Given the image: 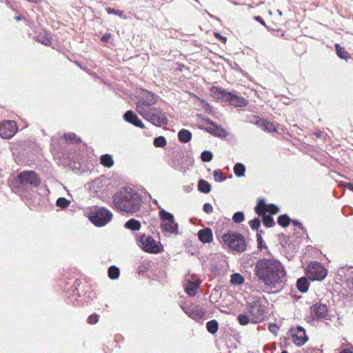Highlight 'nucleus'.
<instances>
[{"mask_svg": "<svg viewBox=\"0 0 353 353\" xmlns=\"http://www.w3.org/2000/svg\"><path fill=\"white\" fill-rule=\"evenodd\" d=\"M254 272L259 282L271 290L281 286L286 281L283 265L274 258L259 259L255 263Z\"/></svg>", "mask_w": 353, "mask_h": 353, "instance_id": "f257e3e1", "label": "nucleus"}, {"mask_svg": "<svg viewBox=\"0 0 353 353\" xmlns=\"http://www.w3.org/2000/svg\"><path fill=\"white\" fill-rule=\"evenodd\" d=\"M114 206L119 211L128 214L138 212L141 205V195L131 188H122L112 196Z\"/></svg>", "mask_w": 353, "mask_h": 353, "instance_id": "f03ea898", "label": "nucleus"}, {"mask_svg": "<svg viewBox=\"0 0 353 353\" xmlns=\"http://www.w3.org/2000/svg\"><path fill=\"white\" fill-rule=\"evenodd\" d=\"M137 110L143 117L157 126L168 123L166 114L160 108L137 105Z\"/></svg>", "mask_w": 353, "mask_h": 353, "instance_id": "7ed1b4c3", "label": "nucleus"}, {"mask_svg": "<svg viewBox=\"0 0 353 353\" xmlns=\"http://www.w3.org/2000/svg\"><path fill=\"white\" fill-rule=\"evenodd\" d=\"M138 245L145 252L158 254L163 251V245L151 236L145 234L137 235Z\"/></svg>", "mask_w": 353, "mask_h": 353, "instance_id": "20e7f679", "label": "nucleus"}, {"mask_svg": "<svg viewBox=\"0 0 353 353\" xmlns=\"http://www.w3.org/2000/svg\"><path fill=\"white\" fill-rule=\"evenodd\" d=\"M223 242L231 249L239 252H243L246 249V241L240 233L228 232L223 235Z\"/></svg>", "mask_w": 353, "mask_h": 353, "instance_id": "39448f33", "label": "nucleus"}, {"mask_svg": "<svg viewBox=\"0 0 353 353\" xmlns=\"http://www.w3.org/2000/svg\"><path fill=\"white\" fill-rule=\"evenodd\" d=\"M159 216L162 220L161 228L163 232L175 234H177L179 233L178 224L175 222L172 214H171L169 212H167L163 209H161L159 211Z\"/></svg>", "mask_w": 353, "mask_h": 353, "instance_id": "423d86ee", "label": "nucleus"}, {"mask_svg": "<svg viewBox=\"0 0 353 353\" xmlns=\"http://www.w3.org/2000/svg\"><path fill=\"white\" fill-rule=\"evenodd\" d=\"M112 218V214L108 210L101 208L96 209L90 216V221L98 227L106 225Z\"/></svg>", "mask_w": 353, "mask_h": 353, "instance_id": "0eeeda50", "label": "nucleus"}, {"mask_svg": "<svg viewBox=\"0 0 353 353\" xmlns=\"http://www.w3.org/2000/svg\"><path fill=\"white\" fill-rule=\"evenodd\" d=\"M247 311L251 314V321L254 323L261 322L265 317V308L259 301L248 303Z\"/></svg>", "mask_w": 353, "mask_h": 353, "instance_id": "6e6552de", "label": "nucleus"}, {"mask_svg": "<svg viewBox=\"0 0 353 353\" xmlns=\"http://www.w3.org/2000/svg\"><path fill=\"white\" fill-rule=\"evenodd\" d=\"M218 93L221 95L222 98L228 101L229 103L235 107H245L248 104V101L241 96L233 94L232 92H226L221 88L218 89Z\"/></svg>", "mask_w": 353, "mask_h": 353, "instance_id": "1a4fd4ad", "label": "nucleus"}, {"mask_svg": "<svg viewBox=\"0 0 353 353\" xmlns=\"http://www.w3.org/2000/svg\"><path fill=\"white\" fill-rule=\"evenodd\" d=\"M21 183L32 187H38L41 183V179L34 171H23L18 176Z\"/></svg>", "mask_w": 353, "mask_h": 353, "instance_id": "9d476101", "label": "nucleus"}, {"mask_svg": "<svg viewBox=\"0 0 353 353\" xmlns=\"http://www.w3.org/2000/svg\"><path fill=\"white\" fill-rule=\"evenodd\" d=\"M310 278L314 281H321L327 274V270L319 262H314L309 265Z\"/></svg>", "mask_w": 353, "mask_h": 353, "instance_id": "9b49d317", "label": "nucleus"}, {"mask_svg": "<svg viewBox=\"0 0 353 353\" xmlns=\"http://www.w3.org/2000/svg\"><path fill=\"white\" fill-rule=\"evenodd\" d=\"M184 312L191 319L195 321L203 319L205 315V311L199 305H191L183 307Z\"/></svg>", "mask_w": 353, "mask_h": 353, "instance_id": "f8f14e48", "label": "nucleus"}, {"mask_svg": "<svg viewBox=\"0 0 353 353\" xmlns=\"http://www.w3.org/2000/svg\"><path fill=\"white\" fill-rule=\"evenodd\" d=\"M17 131L16 123L13 121H5L0 123V137L3 139H10Z\"/></svg>", "mask_w": 353, "mask_h": 353, "instance_id": "ddd939ff", "label": "nucleus"}, {"mask_svg": "<svg viewBox=\"0 0 353 353\" xmlns=\"http://www.w3.org/2000/svg\"><path fill=\"white\" fill-rule=\"evenodd\" d=\"M290 332L293 339V342L297 346H302L308 340L305 334V330L301 326H297L295 328H292L290 330Z\"/></svg>", "mask_w": 353, "mask_h": 353, "instance_id": "4468645a", "label": "nucleus"}, {"mask_svg": "<svg viewBox=\"0 0 353 353\" xmlns=\"http://www.w3.org/2000/svg\"><path fill=\"white\" fill-rule=\"evenodd\" d=\"M311 315L314 319H325L327 315V307L325 304L316 303L310 307Z\"/></svg>", "mask_w": 353, "mask_h": 353, "instance_id": "2eb2a0df", "label": "nucleus"}, {"mask_svg": "<svg viewBox=\"0 0 353 353\" xmlns=\"http://www.w3.org/2000/svg\"><path fill=\"white\" fill-rule=\"evenodd\" d=\"M252 117L254 120L250 121V122L254 123L264 131L268 132H275L277 131L275 125L273 123L268 121L259 117L253 116Z\"/></svg>", "mask_w": 353, "mask_h": 353, "instance_id": "dca6fc26", "label": "nucleus"}, {"mask_svg": "<svg viewBox=\"0 0 353 353\" xmlns=\"http://www.w3.org/2000/svg\"><path fill=\"white\" fill-rule=\"evenodd\" d=\"M158 97L154 94L152 92L144 90L141 97L140 103L137 105H141L144 107H150L157 102Z\"/></svg>", "mask_w": 353, "mask_h": 353, "instance_id": "f3484780", "label": "nucleus"}, {"mask_svg": "<svg viewBox=\"0 0 353 353\" xmlns=\"http://www.w3.org/2000/svg\"><path fill=\"white\" fill-rule=\"evenodd\" d=\"M123 119L125 121L133 124L137 127H139L141 128H144V125L142 121L138 118L134 112L132 110H128L123 115Z\"/></svg>", "mask_w": 353, "mask_h": 353, "instance_id": "a211bd4d", "label": "nucleus"}, {"mask_svg": "<svg viewBox=\"0 0 353 353\" xmlns=\"http://www.w3.org/2000/svg\"><path fill=\"white\" fill-rule=\"evenodd\" d=\"M200 283L201 282L199 280H188L185 286V292L189 296H194L197 292Z\"/></svg>", "mask_w": 353, "mask_h": 353, "instance_id": "6ab92c4d", "label": "nucleus"}, {"mask_svg": "<svg viewBox=\"0 0 353 353\" xmlns=\"http://www.w3.org/2000/svg\"><path fill=\"white\" fill-rule=\"evenodd\" d=\"M198 236L199 240L203 243H210L212 241L213 235L212 230L206 228L199 231Z\"/></svg>", "mask_w": 353, "mask_h": 353, "instance_id": "aec40b11", "label": "nucleus"}, {"mask_svg": "<svg viewBox=\"0 0 353 353\" xmlns=\"http://www.w3.org/2000/svg\"><path fill=\"white\" fill-rule=\"evenodd\" d=\"M207 131L212 134H214V136H216V137H221V138H225L228 136V133L227 132V131L223 129V128H221V126L218 125H214V127L211 128H208L206 129Z\"/></svg>", "mask_w": 353, "mask_h": 353, "instance_id": "412c9836", "label": "nucleus"}, {"mask_svg": "<svg viewBox=\"0 0 353 353\" xmlns=\"http://www.w3.org/2000/svg\"><path fill=\"white\" fill-rule=\"evenodd\" d=\"M309 285L310 282L308 279L305 276L299 279L296 281V287L298 290L302 293H305L308 290Z\"/></svg>", "mask_w": 353, "mask_h": 353, "instance_id": "4be33fe9", "label": "nucleus"}, {"mask_svg": "<svg viewBox=\"0 0 353 353\" xmlns=\"http://www.w3.org/2000/svg\"><path fill=\"white\" fill-rule=\"evenodd\" d=\"M124 226L128 230L132 231H138L141 229V225L139 221L135 219H130L127 222H125Z\"/></svg>", "mask_w": 353, "mask_h": 353, "instance_id": "5701e85b", "label": "nucleus"}, {"mask_svg": "<svg viewBox=\"0 0 353 353\" xmlns=\"http://www.w3.org/2000/svg\"><path fill=\"white\" fill-rule=\"evenodd\" d=\"M179 140L182 143H188L192 139V133L185 129H181L178 132Z\"/></svg>", "mask_w": 353, "mask_h": 353, "instance_id": "b1692460", "label": "nucleus"}, {"mask_svg": "<svg viewBox=\"0 0 353 353\" xmlns=\"http://www.w3.org/2000/svg\"><path fill=\"white\" fill-rule=\"evenodd\" d=\"M114 160L110 154H106L101 155V163L106 167V168H111L114 165Z\"/></svg>", "mask_w": 353, "mask_h": 353, "instance_id": "393cba45", "label": "nucleus"}, {"mask_svg": "<svg viewBox=\"0 0 353 353\" xmlns=\"http://www.w3.org/2000/svg\"><path fill=\"white\" fill-rule=\"evenodd\" d=\"M198 190L201 192L208 194L211 190V185L208 181H206L203 179H201L199 181Z\"/></svg>", "mask_w": 353, "mask_h": 353, "instance_id": "a878e982", "label": "nucleus"}, {"mask_svg": "<svg viewBox=\"0 0 353 353\" xmlns=\"http://www.w3.org/2000/svg\"><path fill=\"white\" fill-rule=\"evenodd\" d=\"M245 166L241 163H237L234 167V174L237 177H242L245 175Z\"/></svg>", "mask_w": 353, "mask_h": 353, "instance_id": "bb28decb", "label": "nucleus"}, {"mask_svg": "<svg viewBox=\"0 0 353 353\" xmlns=\"http://www.w3.org/2000/svg\"><path fill=\"white\" fill-rule=\"evenodd\" d=\"M335 48L336 51L337 55L343 59L347 60L350 57L348 52L345 50V48H342L339 44H335Z\"/></svg>", "mask_w": 353, "mask_h": 353, "instance_id": "cd10ccee", "label": "nucleus"}, {"mask_svg": "<svg viewBox=\"0 0 353 353\" xmlns=\"http://www.w3.org/2000/svg\"><path fill=\"white\" fill-rule=\"evenodd\" d=\"M206 328L210 334H215L219 328V323L216 320H211L206 323Z\"/></svg>", "mask_w": 353, "mask_h": 353, "instance_id": "c85d7f7f", "label": "nucleus"}, {"mask_svg": "<svg viewBox=\"0 0 353 353\" xmlns=\"http://www.w3.org/2000/svg\"><path fill=\"white\" fill-rule=\"evenodd\" d=\"M244 281V278L239 273H234L231 275L230 282L232 285H241Z\"/></svg>", "mask_w": 353, "mask_h": 353, "instance_id": "c756f323", "label": "nucleus"}, {"mask_svg": "<svg viewBox=\"0 0 353 353\" xmlns=\"http://www.w3.org/2000/svg\"><path fill=\"white\" fill-rule=\"evenodd\" d=\"M120 270L119 268L115 265H112L108 269V276L111 279H117L119 278Z\"/></svg>", "mask_w": 353, "mask_h": 353, "instance_id": "7c9ffc66", "label": "nucleus"}, {"mask_svg": "<svg viewBox=\"0 0 353 353\" xmlns=\"http://www.w3.org/2000/svg\"><path fill=\"white\" fill-rule=\"evenodd\" d=\"M263 223L268 228H272L275 225V222L273 218L270 215L266 214L265 212L263 213Z\"/></svg>", "mask_w": 353, "mask_h": 353, "instance_id": "2f4dec72", "label": "nucleus"}, {"mask_svg": "<svg viewBox=\"0 0 353 353\" xmlns=\"http://www.w3.org/2000/svg\"><path fill=\"white\" fill-rule=\"evenodd\" d=\"M291 222V219L287 214H282L278 217L277 223L282 227H287Z\"/></svg>", "mask_w": 353, "mask_h": 353, "instance_id": "473e14b6", "label": "nucleus"}, {"mask_svg": "<svg viewBox=\"0 0 353 353\" xmlns=\"http://www.w3.org/2000/svg\"><path fill=\"white\" fill-rule=\"evenodd\" d=\"M268 205L265 204V202L263 199H260L259 201L257 206L255 208V211L259 215H263V213L265 212V210Z\"/></svg>", "mask_w": 353, "mask_h": 353, "instance_id": "72a5a7b5", "label": "nucleus"}, {"mask_svg": "<svg viewBox=\"0 0 353 353\" xmlns=\"http://www.w3.org/2000/svg\"><path fill=\"white\" fill-rule=\"evenodd\" d=\"M70 201L63 197L59 198L56 201V205L61 209H65L69 206Z\"/></svg>", "mask_w": 353, "mask_h": 353, "instance_id": "f704fd0d", "label": "nucleus"}, {"mask_svg": "<svg viewBox=\"0 0 353 353\" xmlns=\"http://www.w3.org/2000/svg\"><path fill=\"white\" fill-rule=\"evenodd\" d=\"M166 139L163 136H159L154 139V145L157 148H162L164 147L166 145Z\"/></svg>", "mask_w": 353, "mask_h": 353, "instance_id": "c9c22d12", "label": "nucleus"}, {"mask_svg": "<svg viewBox=\"0 0 353 353\" xmlns=\"http://www.w3.org/2000/svg\"><path fill=\"white\" fill-rule=\"evenodd\" d=\"M106 11L108 14H116L118 15L119 17L125 19L127 17L124 14V12L122 10H115L114 8H107Z\"/></svg>", "mask_w": 353, "mask_h": 353, "instance_id": "e433bc0d", "label": "nucleus"}, {"mask_svg": "<svg viewBox=\"0 0 353 353\" xmlns=\"http://www.w3.org/2000/svg\"><path fill=\"white\" fill-rule=\"evenodd\" d=\"M213 158V154L210 151L205 150L201 154V159L203 162H210Z\"/></svg>", "mask_w": 353, "mask_h": 353, "instance_id": "4c0bfd02", "label": "nucleus"}, {"mask_svg": "<svg viewBox=\"0 0 353 353\" xmlns=\"http://www.w3.org/2000/svg\"><path fill=\"white\" fill-rule=\"evenodd\" d=\"M245 219L244 213L243 212H236L232 216V220L234 223H239Z\"/></svg>", "mask_w": 353, "mask_h": 353, "instance_id": "58836bf2", "label": "nucleus"}, {"mask_svg": "<svg viewBox=\"0 0 353 353\" xmlns=\"http://www.w3.org/2000/svg\"><path fill=\"white\" fill-rule=\"evenodd\" d=\"M257 238V243H258V248L260 250H262L263 248H265L267 250V254H270V252L268 248V247L265 245L263 239L262 238V236L260 235V234H256Z\"/></svg>", "mask_w": 353, "mask_h": 353, "instance_id": "ea45409f", "label": "nucleus"}, {"mask_svg": "<svg viewBox=\"0 0 353 353\" xmlns=\"http://www.w3.org/2000/svg\"><path fill=\"white\" fill-rule=\"evenodd\" d=\"M213 176L216 182H223L226 179L225 176H223L221 170H214Z\"/></svg>", "mask_w": 353, "mask_h": 353, "instance_id": "a19ab883", "label": "nucleus"}, {"mask_svg": "<svg viewBox=\"0 0 353 353\" xmlns=\"http://www.w3.org/2000/svg\"><path fill=\"white\" fill-rule=\"evenodd\" d=\"M250 228L254 230H258L261 225V221L259 218H254L249 222Z\"/></svg>", "mask_w": 353, "mask_h": 353, "instance_id": "79ce46f5", "label": "nucleus"}, {"mask_svg": "<svg viewBox=\"0 0 353 353\" xmlns=\"http://www.w3.org/2000/svg\"><path fill=\"white\" fill-rule=\"evenodd\" d=\"M64 139L66 141H70L72 143H78L80 141V139L77 137L75 134L73 133L65 134Z\"/></svg>", "mask_w": 353, "mask_h": 353, "instance_id": "37998d69", "label": "nucleus"}, {"mask_svg": "<svg viewBox=\"0 0 353 353\" xmlns=\"http://www.w3.org/2000/svg\"><path fill=\"white\" fill-rule=\"evenodd\" d=\"M279 211V207L274 204L268 205L265 210V212H268L270 214H276Z\"/></svg>", "mask_w": 353, "mask_h": 353, "instance_id": "c03bdc74", "label": "nucleus"}, {"mask_svg": "<svg viewBox=\"0 0 353 353\" xmlns=\"http://www.w3.org/2000/svg\"><path fill=\"white\" fill-rule=\"evenodd\" d=\"M238 320H239V323L242 325H247L250 321V319H249L248 316L246 314L239 315Z\"/></svg>", "mask_w": 353, "mask_h": 353, "instance_id": "a18cd8bd", "label": "nucleus"}, {"mask_svg": "<svg viewBox=\"0 0 353 353\" xmlns=\"http://www.w3.org/2000/svg\"><path fill=\"white\" fill-rule=\"evenodd\" d=\"M203 210L207 213V214H210V213H212V211H213V207L212 205L209 203H206L203 205Z\"/></svg>", "mask_w": 353, "mask_h": 353, "instance_id": "49530a36", "label": "nucleus"}, {"mask_svg": "<svg viewBox=\"0 0 353 353\" xmlns=\"http://www.w3.org/2000/svg\"><path fill=\"white\" fill-rule=\"evenodd\" d=\"M99 318L97 314H92L88 319V322L90 324H95L98 322Z\"/></svg>", "mask_w": 353, "mask_h": 353, "instance_id": "de8ad7c7", "label": "nucleus"}, {"mask_svg": "<svg viewBox=\"0 0 353 353\" xmlns=\"http://www.w3.org/2000/svg\"><path fill=\"white\" fill-rule=\"evenodd\" d=\"M254 19L258 22H259L261 24H262L263 26H265L268 30H270V27H268L265 21L263 19V18L260 16H255L254 17Z\"/></svg>", "mask_w": 353, "mask_h": 353, "instance_id": "09e8293b", "label": "nucleus"}, {"mask_svg": "<svg viewBox=\"0 0 353 353\" xmlns=\"http://www.w3.org/2000/svg\"><path fill=\"white\" fill-rule=\"evenodd\" d=\"M111 38L112 34L110 33H105L101 37V40L103 42H108Z\"/></svg>", "mask_w": 353, "mask_h": 353, "instance_id": "8fccbe9b", "label": "nucleus"}, {"mask_svg": "<svg viewBox=\"0 0 353 353\" xmlns=\"http://www.w3.org/2000/svg\"><path fill=\"white\" fill-rule=\"evenodd\" d=\"M314 135H315L317 138H325L326 137V134L323 133V132L321 130H318L314 133Z\"/></svg>", "mask_w": 353, "mask_h": 353, "instance_id": "3c124183", "label": "nucleus"}, {"mask_svg": "<svg viewBox=\"0 0 353 353\" xmlns=\"http://www.w3.org/2000/svg\"><path fill=\"white\" fill-rule=\"evenodd\" d=\"M343 186L348 190L353 192V183H343Z\"/></svg>", "mask_w": 353, "mask_h": 353, "instance_id": "603ef678", "label": "nucleus"}, {"mask_svg": "<svg viewBox=\"0 0 353 353\" xmlns=\"http://www.w3.org/2000/svg\"><path fill=\"white\" fill-rule=\"evenodd\" d=\"M215 36L216 38H219L220 39V41H222L223 43L226 42L227 39L225 37L221 36L219 33H216Z\"/></svg>", "mask_w": 353, "mask_h": 353, "instance_id": "864d4df0", "label": "nucleus"}, {"mask_svg": "<svg viewBox=\"0 0 353 353\" xmlns=\"http://www.w3.org/2000/svg\"><path fill=\"white\" fill-rule=\"evenodd\" d=\"M291 221H292L293 225H296V226L303 229V225H302V224L299 221H297V220H292Z\"/></svg>", "mask_w": 353, "mask_h": 353, "instance_id": "5fc2aeb1", "label": "nucleus"}, {"mask_svg": "<svg viewBox=\"0 0 353 353\" xmlns=\"http://www.w3.org/2000/svg\"><path fill=\"white\" fill-rule=\"evenodd\" d=\"M269 328L270 331L273 333L276 332V330H278V327L275 324L271 325Z\"/></svg>", "mask_w": 353, "mask_h": 353, "instance_id": "6e6d98bb", "label": "nucleus"}, {"mask_svg": "<svg viewBox=\"0 0 353 353\" xmlns=\"http://www.w3.org/2000/svg\"><path fill=\"white\" fill-rule=\"evenodd\" d=\"M205 121L207 123H209L210 125H212L213 127L214 126V125H216V123L212 121V120H210V119L207 118L205 119Z\"/></svg>", "mask_w": 353, "mask_h": 353, "instance_id": "4d7b16f0", "label": "nucleus"}, {"mask_svg": "<svg viewBox=\"0 0 353 353\" xmlns=\"http://www.w3.org/2000/svg\"><path fill=\"white\" fill-rule=\"evenodd\" d=\"M339 353H352V352L350 349H344L341 350Z\"/></svg>", "mask_w": 353, "mask_h": 353, "instance_id": "13d9d810", "label": "nucleus"}, {"mask_svg": "<svg viewBox=\"0 0 353 353\" xmlns=\"http://www.w3.org/2000/svg\"><path fill=\"white\" fill-rule=\"evenodd\" d=\"M42 43L45 44L46 46H48L50 44V41L48 39H46L44 41H41Z\"/></svg>", "mask_w": 353, "mask_h": 353, "instance_id": "bf43d9fd", "label": "nucleus"}, {"mask_svg": "<svg viewBox=\"0 0 353 353\" xmlns=\"http://www.w3.org/2000/svg\"><path fill=\"white\" fill-rule=\"evenodd\" d=\"M72 296H79V294H78V290L77 289H74L73 292H72Z\"/></svg>", "mask_w": 353, "mask_h": 353, "instance_id": "052dcab7", "label": "nucleus"}, {"mask_svg": "<svg viewBox=\"0 0 353 353\" xmlns=\"http://www.w3.org/2000/svg\"><path fill=\"white\" fill-rule=\"evenodd\" d=\"M277 12L279 15H282V12L280 10H277Z\"/></svg>", "mask_w": 353, "mask_h": 353, "instance_id": "680f3d73", "label": "nucleus"}, {"mask_svg": "<svg viewBox=\"0 0 353 353\" xmlns=\"http://www.w3.org/2000/svg\"><path fill=\"white\" fill-rule=\"evenodd\" d=\"M263 233V231L260 230L257 232V234H260L261 236H262V234Z\"/></svg>", "mask_w": 353, "mask_h": 353, "instance_id": "e2e57ef3", "label": "nucleus"}, {"mask_svg": "<svg viewBox=\"0 0 353 353\" xmlns=\"http://www.w3.org/2000/svg\"><path fill=\"white\" fill-rule=\"evenodd\" d=\"M14 18L17 21H19L21 19L20 17H15Z\"/></svg>", "mask_w": 353, "mask_h": 353, "instance_id": "0e129e2a", "label": "nucleus"}, {"mask_svg": "<svg viewBox=\"0 0 353 353\" xmlns=\"http://www.w3.org/2000/svg\"><path fill=\"white\" fill-rule=\"evenodd\" d=\"M281 353H288L287 351L284 350V351H282Z\"/></svg>", "mask_w": 353, "mask_h": 353, "instance_id": "69168bd1", "label": "nucleus"}]
</instances>
